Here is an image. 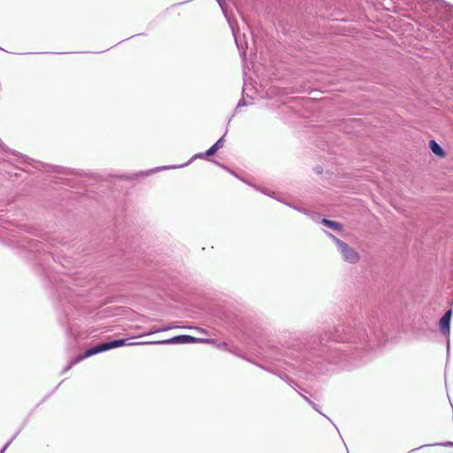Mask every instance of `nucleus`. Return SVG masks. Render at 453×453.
<instances>
[{
    "instance_id": "f257e3e1",
    "label": "nucleus",
    "mask_w": 453,
    "mask_h": 453,
    "mask_svg": "<svg viewBox=\"0 0 453 453\" xmlns=\"http://www.w3.org/2000/svg\"><path fill=\"white\" fill-rule=\"evenodd\" d=\"M147 342H127L126 339H119L109 342H104L102 344H99L97 346H95L88 350H86L83 354L78 356L72 363V365H76L82 361L85 358H88L93 355H96L97 353L109 350L113 348L121 347L124 345L128 346H134V345H141V344H146Z\"/></svg>"
},
{
    "instance_id": "f03ea898",
    "label": "nucleus",
    "mask_w": 453,
    "mask_h": 453,
    "mask_svg": "<svg viewBox=\"0 0 453 453\" xmlns=\"http://www.w3.org/2000/svg\"><path fill=\"white\" fill-rule=\"evenodd\" d=\"M198 342H204V343H211L214 344L215 341L213 339H204V338H196L191 335H177L171 339L163 340V341H157L154 342L153 343L157 344H183V343H198Z\"/></svg>"
},
{
    "instance_id": "7ed1b4c3",
    "label": "nucleus",
    "mask_w": 453,
    "mask_h": 453,
    "mask_svg": "<svg viewBox=\"0 0 453 453\" xmlns=\"http://www.w3.org/2000/svg\"><path fill=\"white\" fill-rule=\"evenodd\" d=\"M335 243L345 261L350 264H356L359 261L360 256L353 248L337 238H335Z\"/></svg>"
},
{
    "instance_id": "20e7f679",
    "label": "nucleus",
    "mask_w": 453,
    "mask_h": 453,
    "mask_svg": "<svg viewBox=\"0 0 453 453\" xmlns=\"http://www.w3.org/2000/svg\"><path fill=\"white\" fill-rule=\"evenodd\" d=\"M452 316V311L449 310L441 318L439 321V326L441 332L445 334L449 335L450 332V319Z\"/></svg>"
},
{
    "instance_id": "39448f33",
    "label": "nucleus",
    "mask_w": 453,
    "mask_h": 453,
    "mask_svg": "<svg viewBox=\"0 0 453 453\" xmlns=\"http://www.w3.org/2000/svg\"><path fill=\"white\" fill-rule=\"evenodd\" d=\"M429 147H430L431 150L433 151V153H434L436 156H439V157L445 156L444 150L435 141L431 140L429 142Z\"/></svg>"
},
{
    "instance_id": "423d86ee",
    "label": "nucleus",
    "mask_w": 453,
    "mask_h": 453,
    "mask_svg": "<svg viewBox=\"0 0 453 453\" xmlns=\"http://www.w3.org/2000/svg\"><path fill=\"white\" fill-rule=\"evenodd\" d=\"M322 224L325 225L326 226L329 227V228H332L335 231H342V224L336 222V221H333V220H329V219H324L322 220Z\"/></svg>"
},
{
    "instance_id": "0eeeda50",
    "label": "nucleus",
    "mask_w": 453,
    "mask_h": 453,
    "mask_svg": "<svg viewBox=\"0 0 453 453\" xmlns=\"http://www.w3.org/2000/svg\"><path fill=\"white\" fill-rule=\"evenodd\" d=\"M218 150L215 148L214 145H212L207 151L205 152L206 156H212L216 153Z\"/></svg>"
},
{
    "instance_id": "6e6552de",
    "label": "nucleus",
    "mask_w": 453,
    "mask_h": 453,
    "mask_svg": "<svg viewBox=\"0 0 453 453\" xmlns=\"http://www.w3.org/2000/svg\"><path fill=\"white\" fill-rule=\"evenodd\" d=\"M213 145L215 146V148L217 150H219L220 148H222L224 146L223 138H220L219 140H218Z\"/></svg>"
},
{
    "instance_id": "1a4fd4ad",
    "label": "nucleus",
    "mask_w": 453,
    "mask_h": 453,
    "mask_svg": "<svg viewBox=\"0 0 453 453\" xmlns=\"http://www.w3.org/2000/svg\"><path fill=\"white\" fill-rule=\"evenodd\" d=\"M196 331H198V332H200V333H202V334H205V335H207V334H208L207 331H206V330H204L203 328H201V327H196Z\"/></svg>"
},
{
    "instance_id": "9d476101",
    "label": "nucleus",
    "mask_w": 453,
    "mask_h": 453,
    "mask_svg": "<svg viewBox=\"0 0 453 453\" xmlns=\"http://www.w3.org/2000/svg\"><path fill=\"white\" fill-rule=\"evenodd\" d=\"M227 346V344L226 342H222L220 344H219V347L220 348H226Z\"/></svg>"
}]
</instances>
